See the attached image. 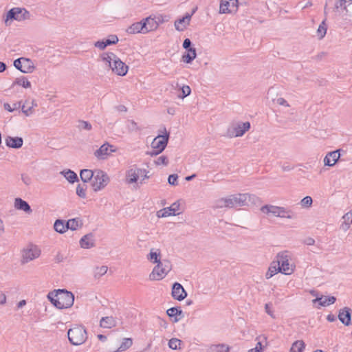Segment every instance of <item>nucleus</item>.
Listing matches in <instances>:
<instances>
[{
	"label": "nucleus",
	"instance_id": "nucleus-1",
	"mask_svg": "<svg viewBox=\"0 0 352 352\" xmlns=\"http://www.w3.org/2000/svg\"><path fill=\"white\" fill-rule=\"evenodd\" d=\"M50 302L57 309H63L72 307L74 302V295L65 289H54L47 294Z\"/></svg>",
	"mask_w": 352,
	"mask_h": 352
},
{
	"label": "nucleus",
	"instance_id": "nucleus-2",
	"mask_svg": "<svg viewBox=\"0 0 352 352\" xmlns=\"http://www.w3.org/2000/svg\"><path fill=\"white\" fill-rule=\"evenodd\" d=\"M67 336L72 344L78 346L87 340V333L83 326L77 325L68 330Z\"/></svg>",
	"mask_w": 352,
	"mask_h": 352
},
{
	"label": "nucleus",
	"instance_id": "nucleus-3",
	"mask_svg": "<svg viewBox=\"0 0 352 352\" xmlns=\"http://www.w3.org/2000/svg\"><path fill=\"white\" fill-rule=\"evenodd\" d=\"M30 19V13L24 8H13L8 11L5 24L6 26L11 25L12 21H22Z\"/></svg>",
	"mask_w": 352,
	"mask_h": 352
},
{
	"label": "nucleus",
	"instance_id": "nucleus-4",
	"mask_svg": "<svg viewBox=\"0 0 352 352\" xmlns=\"http://www.w3.org/2000/svg\"><path fill=\"white\" fill-rule=\"evenodd\" d=\"M172 269L171 263L168 260H163L154 267L149 275L151 280L162 279Z\"/></svg>",
	"mask_w": 352,
	"mask_h": 352
},
{
	"label": "nucleus",
	"instance_id": "nucleus-5",
	"mask_svg": "<svg viewBox=\"0 0 352 352\" xmlns=\"http://www.w3.org/2000/svg\"><path fill=\"white\" fill-rule=\"evenodd\" d=\"M109 182V177L104 171L100 169H95V176L91 181V186L94 192L104 188Z\"/></svg>",
	"mask_w": 352,
	"mask_h": 352
},
{
	"label": "nucleus",
	"instance_id": "nucleus-6",
	"mask_svg": "<svg viewBox=\"0 0 352 352\" xmlns=\"http://www.w3.org/2000/svg\"><path fill=\"white\" fill-rule=\"evenodd\" d=\"M250 129V123L249 122L233 123L228 129L227 135L230 138L241 137Z\"/></svg>",
	"mask_w": 352,
	"mask_h": 352
},
{
	"label": "nucleus",
	"instance_id": "nucleus-7",
	"mask_svg": "<svg viewBox=\"0 0 352 352\" xmlns=\"http://www.w3.org/2000/svg\"><path fill=\"white\" fill-rule=\"evenodd\" d=\"M162 132L164 135H158L151 143L152 148L156 149L155 154L162 153L165 149L168 142L170 134L167 132L165 127H164Z\"/></svg>",
	"mask_w": 352,
	"mask_h": 352
},
{
	"label": "nucleus",
	"instance_id": "nucleus-8",
	"mask_svg": "<svg viewBox=\"0 0 352 352\" xmlns=\"http://www.w3.org/2000/svg\"><path fill=\"white\" fill-rule=\"evenodd\" d=\"M148 171H147L144 168H138L134 166L133 168H131L126 173V181L128 184H133L136 183L142 174H144V177L149 178V176L147 175Z\"/></svg>",
	"mask_w": 352,
	"mask_h": 352
},
{
	"label": "nucleus",
	"instance_id": "nucleus-9",
	"mask_svg": "<svg viewBox=\"0 0 352 352\" xmlns=\"http://www.w3.org/2000/svg\"><path fill=\"white\" fill-rule=\"evenodd\" d=\"M41 251L36 245H30L23 250L21 263L25 264L40 256Z\"/></svg>",
	"mask_w": 352,
	"mask_h": 352
},
{
	"label": "nucleus",
	"instance_id": "nucleus-10",
	"mask_svg": "<svg viewBox=\"0 0 352 352\" xmlns=\"http://www.w3.org/2000/svg\"><path fill=\"white\" fill-rule=\"evenodd\" d=\"M183 47L187 53L182 56V60L186 63H190L196 58V49L192 46V42L189 38H185L183 42Z\"/></svg>",
	"mask_w": 352,
	"mask_h": 352
},
{
	"label": "nucleus",
	"instance_id": "nucleus-11",
	"mask_svg": "<svg viewBox=\"0 0 352 352\" xmlns=\"http://www.w3.org/2000/svg\"><path fill=\"white\" fill-rule=\"evenodd\" d=\"M277 258V266L279 269V272L287 275L291 274L293 272V269L290 267L287 256L284 253H279Z\"/></svg>",
	"mask_w": 352,
	"mask_h": 352
},
{
	"label": "nucleus",
	"instance_id": "nucleus-12",
	"mask_svg": "<svg viewBox=\"0 0 352 352\" xmlns=\"http://www.w3.org/2000/svg\"><path fill=\"white\" fill-rule=\"evenodd\" d=\"M238 10V0H221L219 13H232Z\"/></svg>",
	"mask_w": 352,
	"mask_h": 352
},
{
	"label": "nucleus",
	"instance_id": "nucleus-13",
	"mask_svg": "<svg viewBox=\"0 0 352 352\" xmlns=\"http://www.w3.org/2000/svg\"><path fill=\"white\" fill-rule=\"evenodd\" d=\"M113 145L105 142L94 152V155L98 160H106L111 153L116 151V149H113Z\"/></svg>",
	"mask_w": 352,
	"mask_h": 352
},
{
	"label": "nucleus",
	"instance_id": "nucleus-14",
	"mask_svg": "<svg viewBox=\"0 0 352 352\" xmlns=\"http://www.w3.org/2000/svg\"><path fill=\"white\" fill-rule=\"evenodd\" d=\"M110 68L113 73L121 76H125L129 69L128 66L118 56L113 62V65Z\"/></svg>",
	"mask_w": 352,
	"mask_h": 352
},
{
	"label": "nucleus",
	"instance_id": "nucleus-15",
	"mask_svg": "<svg viewBox=\"0 0 352 352\" xmlns=\"http://www.w3.org/2000/svg\"><path fill=\"white\" fill-rule=\"evenodd\" d=\"M171 294L174 299L179 301L184 300L187 296V292L183 286L177 282L173 284Z\"/></svg>",
	"mask_w": 352,
	"mask_h": 352
},
{
	"label": "nucleus",
	"instance_id": "nucleus-16",
	"mask_svg": "<svg viewBox=\"0 0 352 352\" xmlns=\"http://www.w3.org/2000/svg\"><path fill=\"white\" fill-rule=\"evenodd\" d=\"M352 310L351 308L345 307L339 310L338 318L339 320L345 326H349L351 323Z\"/></svg>",
	"mask_w": 352,
	"mask_h": 352
},
{
	"label": "nucleus",
	"instance_id": "nucleus-17",
	"mask_svg": "<svg viewBox=\"0 0 352 352\" xmlns=\"http://www.w3.org/2000/svg\"><path fill=\"white\" fill-rule=\"evenodd\" d=\"M179 204L174 203L170 207H167L157 211V216L158 217H167L170 215L175 216L179 214V213H177V211L179 210Z\"/></svg>",
	"mask_w": 352,
	"mask_h": 352
},
{
	"label": "nucleus",
	"instance_id": "nucleus-18",
	"mask_svg": "<svg viewBox=\"0 0 352 352\" xmlns=\"http://www.w3.org/2000/svg\"><path fill=\"white\" fill-rule=\"evenodd\" d=\"M126 32L131 34L137 33L146 34L147 33V29L145 23H144V21L142 20L140 22L134 23L131 25H130L127 28Z\"/></svg>",
	"mask_w": 352,
	"mask_h": 352
},
{
	"label": "nucleus",
	"instance_id": "nucleus-19",
	"mask_svg": "<svg viewBox=\"0 0 352 352\" xmlns=\"http://www.w3.org/2000/svg\"><path fill=\"white\" fill-rule=\"evenodd\" d=\"M195 10H193L191 14L186 13V14L182 19H179L178 20L175 21V29L178 31H183L186 28V25H189L192 15L195 13Z\"/></svg>",
	"mask_w": 352,
	"mask_h": 352
},
{
	"label": "nucleus",
	"instance_id": "nucleus-20",
	"mask_svg": "<svg viewBox=\"0 0 352 352\" xmlns=\"http://www.w3.org/2000/svg\"><path fill=\"white\" fill-rule=\"evenodd\" d=\"M80 245L84 249H89L94 247L95 239L94 234L90 232L84 235L80 240Z\"/></svg>",
	"mask_w": 352,
	"mask_h": 352
},
{
	"label": "nucleus",
	"instance_id": "nucleus-21",
	"mask_svg": "<svg viewBox=\"0 0 352 352\" xmlns=\"http://www.w3.org/2000/svg\"><path fill=\"white\" fill-rule=\"evenodd\" d=\"M7 146L13 148H20L23 144V140L20 137L7 136L5 139Z\"/></svg>",
	"mask_w": 352,
	"mask_h": 352
},
{
	"label": "nucleus",
	"instance_id": "nucleus-22",
	"mask_svg": "<svg viewBox=\"0 0 352 352\" xmlns=\"http://www.w3.org/2000/svg\"><path fill=\"white\" fill-rule=\"evenodd\" d=\"M339 150L329 152L324 158L325 166H333L340 158Z\"/></svg>",
	"mask_w": 352,
	"mask_h": 352
},
{
	"label": "nucleus",
	"instance_id": "nucleus-23",
	"mask_svg": "<svg viewBox=\"0 0 352 352\" xmlns=\"http://www.w3.org/2000/svg\"><path fill=\"white\" fill-rule=\"evenodd\" d=\"M166 314L170 318H174V322H178L181 318L184 317L183 311L179 307H173L168 309Z\"/></svg>",
	"mask_w": 352,
	"mask_h": 352
},
{
	"label": "nucleus",
	"instance_id": "nucleus-24",
	"mask_svg": "<svg viewBox=\"0 0 352 352\" xmlns=\"http://www.w3.org/2000/svg\"><path fill=\"white\" fill-rule=\"evenodd\" d=\"M14 207L17 210H23L27 214H30L32 212V210L29 204L19 197L15 199Z\"/></svg>",
	"mask_w": 352,
	"mask_h": 352
},
{
	"label": "nucleus",
	"instance_id": "nucleus-25",
	"mask_svg": "<svg viewBox=\"0 0 352 352\" xmlns=\"http://www.w3.org/2000/svg\"><path fill=\"white\" fill-rule=\"evenodd\" d=\"M336 301V298L335 296H321L320 297H317L316 298L312 300L313 303H316V302H319V305L322 307H327L330 305L333 304Z\"/></svg>",
	"mask_w": 352,
	"mask_h": 352
},
{
	"label": "nucleus",
	"instance_id": "nucleus-26",
	"mask_svg": "<svg viewBox=\"0 0 352 352\" xmlns=\"http://www.w3.org/2000/svg\"><path fill=\"white\" fill-rule=\"evenodd\" d=\"M232 197L234 208L245 206L247 205V201H246V198L248 197L247 194H244V193L243 194H241V193L235 194V195H232Z\"/></svg>",
	"mask_w": 352,
	"mask_h": 352
},
{
	"label": "nucleus",
	"instance_id": "nucleus-27",
	"mask_svg": "<svg viewBox=\"0 0 352 352\" xmlns=\"http://www.w3.org/2000/svg\"><path fill=\"white\" fill-rule=\"evenodd\" d=\"M230 346L226 344H212L206 352H230Z\"/></svg>",
	"mask_w": 352,
	"mask_h": 352
},
{
	"label": "nucleus",
	"instance_id": "nucleus-28",
	"mask_svg": "<svg viewBox=\"0 0 352 352\" xmlns=\"http://www.w3.org/2000/svg\"><path fill=\"white\" fill-rule=\"evenodd\" d=\"M100 325L103 328L110 329L116 326V321L112 316L102 317Z\"/></svg>",
	"mask_w": 352,
	"mask_h": 352
},
{
	"label": "nucleus",
	"instance_id": "nucleus-29",
	"mask_svg": "<svg viewBox=\"0 0 352 352\" xmlns=\"http://www.w3.org/2000/svg\"><path fill=\"white\" fill-rule=\"evenodd\" d=\"M95 176V170H91L89 169H83L81 170L80 173V177L83 183H87L88 182L94 179Z\"/></svg>",
	"mask_w": 352,
	"mask_h": 352
},
{
	"label": "nucleus",
	"instance_id": "nucleus-30",
	"mask_svg": "<svg viewBox=\"0 0 352 352\" xmlns=\"http://www.w3.org/2000/svg\"><path fill=\"white\" fill-rule=\"evenodd\" d=\"M22 63L23 73H32L34 71L35 67L33 62L30 59L22 57Z\"/></svg>",
	"mask_w": 352,
	"mask_h": 352
},
{
	"label": "nucleus",
	"instance_id": "nucleus-31",
	"mask_svg": "<svg viewBox=\"0 0 352 352\" xmlns=\"http://www.w3.org/2000/svg\"><path fill=\"white\" fill-rule=\"evenodd\" d=\"M67 230L70 229L73 231L81 228L82 223L79 218H74L66 221Z\"/></svg>",
	"mask_w": 352,
	"mask_h": 352
},
{
	"label": "nucleus",
	"instance_id": "nucleus-32",
	"mask_svg": "<svg viewBox=\"0 0 352 352\" xmlns=\"http://www.w3.org/2000/svg\"><path fill=\"white\" fill-rule=\"evenodd\" d=\"M280 208L276 206L265 205L261 207V210L264 213H272L275 217H278L280 215Z\"/></svg>",
	"mask_w": 352,
	"mask_h": 352
},
{
	"label": "nucleus",
	"instance_id": "nucleus-33",
	"mask_svg": "<svg viewBox=\"0 0 352 352\" xmlns=\"http://www.w3.org/2000/svg\"><path fill=\"white\" fill-rule=\"evenodd\" d=\"M54 230L60 233L63 234L67 230L66 221L63 219H57L54 224Z\"/></svg>",
	"mask_w": 352,
	"mask_h": 352
},
{
	"label": "nucleus",
	"instance_id": "nucleus-34",
	"mask_svg": "<svg viewBox=\"0 0 352 352\" xmlns=\"http://www.w3.org/2000/svg\"><path fill=\"white\" fill-rule=\"evenodd\" d=\"M61 174H63L67 180L72 184L78 181L77 174L72 170L68 169L67 170H63L61 172Z\"/></svg>",
	"mask_w": 352,
	"mask_h": 352
},
{
	"label": "nucleus",
	"instance_id": "nucleus-35",
	"mask_svg": "<svg viewBox=\"0 0 352 352\" xmlns=\"http://www.w3.org/2000/svg\"><path fill=\"white\" fill-rule=\"evenodd\" d=\"M144 23H145L147 32L150 31H153L157 28L158 24L155 22V19H153L151 16L143 19Z\"/></svg>",
	"mask_w": 352,
	"mask_h": 352
},
{
	"label": "nucleus",
	"instance_id": "nucleus-36",
	"mask_svg": "<svg viewBox=\"0 0 352 352\" xmlns=\"http://www.w3.org/2000/svg\"><path fill=\"white\" fill-rule=\"evenodd\" d=\"M101 57L103 61L108 63V66L109 67H111V65H113V62L114 61V60L117 58V56L113 52L103 53Z\"/></svg>",
	"mask_w": 352,
	"mask_h": 352
},
{
	"label": "nucleus",
	"instance_id": "nucleus-37",
	"mask_svg": "<svg viewBox=\"0 0 352 352\" xmlns=\"http://www.w3.org/2000/svg\"><path fill=\"white\" fill-rule=\"evenodd\" d=\"M343 223L342 224V228L344 230H346L349 228L351 223H352V210L349 212H346L343 217Z\"/></svg>",
	"mask_w": 352,
	"mask_h": 352
},
{
	"label": "nucleus",
	"instance_id": "nucleus-38",
	"mask_svg": "<svg viewBox=\"0 0 352 352\" xmlns=\"http://www.w3.org/2000/svg\"><path fill=\"white\" fill-rule=\"evenodd\" d=\"M147 259L153 263L158 264L159 262H161L160 260V252L157 250V252H153V250H151L150 253L147 255Z\"/></svg>",
	"mask_w": 352,
	"mask_h": 352
},
{
	"label": "nucleus",
	"instance_id": "nucleus-39",
	"mask_svg": "<svg viewBox=\"0 0 352 352\" xmlns=\"http://www.w3.org/2000/svg\"><path fill=\"white\" fill-rule=\"evenodd\" d=\"M280 215L278 217L280 218H287V219H293L295 217V214L293 211L291 210H288L284 207L280 208Z\"/></svg>",
	"mask_w": 352,
	"mask_h": 352
},
{
	"label": "nucleus",
	"instance_id": "nucleus-40",
	"mask_svg": "<svg viewBox=\"0 0 352 352\" xmlns=\"http://www.w3.org/2000/svg\"><path fill=\"white\" fill-rule=\"evenodd\" d=\"M305 347V344L302 340H297L293 343L290 352H302Z\"/></svg>",
	"mask_w": 352,
	"mask_h": 352
},
{
	"label": "nucleus",
	"instance_id": "nucleus-41",
	"mask_svg": "<svg viewBox=\"0 0 352 352\" xmlns=\"http://www.w3.org/2000/svg\"><path fill=\"white\" fill-rule=\"evenodd\" d=\"M277 272H279V269L277 264L273 262L268 268L267 272L265 274V278L269 279L275 275Z\"/></svg>",
	"mask_w": 352,
	"mask_h": 352
},
{
	"label": "nucleus",
	"instance_id": "nucleus-42",
	"mask_svg": "<svg viewBox=\"0 0 352 352\" xmlns=\"http://www.w3.org/2000/svg\"><path fill=\"white\" fill-rule=\"evenodd\" d=\"M133 344V340L131 338H124L122 342L118 349V351H124L128 349Z\"/></svg>",
	"mask_w": 352,
	"mask_h": 352
},
{
	"label": "nucleus",
	"instance_id": "nucleus-43",
	"mask_svg": "<svg viewBox=\"0 0 352 352\" xmlns=\"http://www.w3.org/2000/svg\"><path fill=\"white\" fill-rule=\"evenodd\" d=\"M14 84H16L18 85L22 86L24 88H29L31 87L30 82L27 79V78L22 76L21 78H17Z\"/></svg>",
	"mask_w": 352,
	"mask_h": 352
},
{
	"label": "nucleus",
	"instance_id": "nucleus-44",
	"mask_svg": "<svg viewBox=\"0 0 352 352\" xmlns=\"http://www.w3.org/2000/svg\"><path fill=\"white\" fill-rule=\"evenodd\" d=\"M327 25L325 23V20H324L320 24V25L317 30V33H318L319 39H322L324 37V36L327 33Z\"/></svg>",
	"mask_w": 352,
	"mask_h": 352
},
{
	"label": "nucleus",
	"instance_id": "nucleus-45",
	"mask_svg": "<svg viewBox=\"0 0 352 352\" xmlns=\"http://www.w3.org/2000/svg\"><path fill=\"white\" fill-rule=\"evenodd\" d=\"M108 267L107 266L102 265L101 267H96L94 270V277L96 278H99L102 276L104 275L107 272Z\"/></svg>",
	"mask_w": 352,
	"mask_h": 352
},
{
	"label": "nucleus",
	"instance_id": "nucleus-46",
	"mask_svg": "<svg viewBox=\"0 0 352 352\" xmlns=\"http://www.w3.org/2000/svg\"><path fill=\"white\" fill-rule=\"evenodd\" d=\"M87 188V185L84 183L83 184H78L76 187V194L78 197L81 198L86 197V190Z\"/></svg>",
	"mask_w": 352,
	"mask_h": 352
},
{
	"label": "nucleus",
	"instance_id": "nucleus-47",
	"mask_svg": "<svg viewBox=\"0 0 352 352\" xmlns=\"http://www.w3.org/2000/svg\"><path fill=\"white\" fill-rule=\"evenodd\" d=\"M246 194H247V197H248L246 198V201H247L246 206H249L250 204L256 205L258 202H260V199L257 196H256L254 195H250L248 193H246Z\"/></svg>",
	"mask_w": 352,
	"mask_h": 352
},
{
	"label": "nucleus",
	"instance_id": "nucleus-48",
	"mask_svg": "<svg viewBox=\"0 0 352 352\" xmlns=\"http://www.w3.org/2000/svg\"><path fill=\"white\" fill-rule=\"evenodd\" d=\"M78 128L80 130L85 129V130H87V131H90L92 129V126L87 121L79 120L78 121Z\"/></svg>",
	"mask_w": 352,
	"mask_h": 352
},
{
	"label": "nucleus",
	"instance_id": "nucleus-49",
	"mask_svg": "<svg viewBox=\"0 0 352 352\" xmlns=\"http://www.w3.org/2000/svg\"><path fill=\"white\" fill-rule=\"evenodd\" d=\"M182 342V340L177 338H171L168 342V346L173 350H176Z\"/></svg>",
	"mask_w": 352,
	"mask_h": 352
},
{
	"label": "nucleus",
	"instance_id": "nucleus-50",
	"mask_svg": "<svg viewBox=\"0 0 352 352\" xmlns=\"http://www.w3.org/2000/svg\"><path fill=\"white\" fill-rule=\"evenodd\" d=\"M212 207L214 209H220V208H226L225 198L222 197V198L217 199L214 202Z\"/></svg>",
	"mask_w": 352,
	"mask_h": 352
},
{
	"label": "nucleus",
	"instance_id": "nucleus-51",
	"mask_svg": "<svg viewBox=\"0 0 352 352\" xmlns=\"http://www.w3.org/2000/svg\"><path fill=\"white\" fill-rule=\"evenodd\" d=\"M312 203H313V199L310 196H306L300 201V205L302 207H304V208L311 207L312 205Z\"/></svg>",
	"mask_w": 352,
	"mask_h": 352
},
{
	"label": "nucleus",
	"instance_id": "nucleus-52",
	"mask_svg": "<svg viewBox=\"0 0 352 352\" xmlns=\"http://www.w3.org/2000/svg\"><path fill=\"white\" fill-rule=\"evenodd\" d=\"M155 164L157 166L162 165V164L164 165V166H167L168 164V157L165 155H161L158 158H157V160H155Z\"/></svg>",
	"mask_w": 352,
	"mask_h": 352
},
{
	"label": "nucleus",
	"instance_id": "nucleus-53",
	"mask_svg": "<svg viewBox=\"0 0 352 352\" xmlns=\"http://www.w3.org/2000/svg\"><path fill=\"white\" fill-rule=\"evenodd\" d=\"M118 41L119 40L118 36L115 34L109 35L108 38L105 40L106 43L107 44L108 46L116 44L118 42Z\"/></svg>",
	"mask_w": 352,
	"mask_h": 352
},
{
	"label": "nucleus",
	"instance_id": "nucleus-54",
	"mask_svg": "<svg viewBox=\"0 0 352 352\" xmlns=\"http://www.w3.org/2000/svg\"><path fill=\"white\" fill-rule=\"evenodd\" d=\"M129 124L128 125V129L129 131H138L142 130V129L138 126V124L134 120H129Z\"/></svg>",
	"mask_w": 352,
	"mask_h": 352
},
{
	"label": "nucleus",
	"instance_id": "nucleus-55",
	"mask_svg": "<svg viewBox=\"0 0 352 352\" xmlns=\"http://www.w3.org/2000/svg\"><path fill=\"white\" fill-rule=\"evenodd\" d=\"M182 95H179V98H184L190 94L191 89L189 86L184 85L181 88Z\"/></svg>",
	"mask_w": 352,
	"mask_h": 352
},
{
	"label": "nucleus",
	"instance_id": "nucleus-56",
	"mask_svg": "<svg viewBox=\"0 0 352 352\" xmlns=\"http://www.w3.org/2000/svg\"><path fill=\"white\" fill-rule=\"evenodd\" d=\"M178 175L177 174H172L168 176V182L171 186L178 185L177 182Z\"/></svg>",
	"mask_w": 352,
	"mask_h": 352
},
{
	"label": "nucleus",
	"instance_id": "nucleus-57",
	"mask_svg": "<svg viewBox=\"0 0 352 352\" xmlns=\"http://www.w3.org/2000/svg\"><path fill=\"white\" fill-rule=\"evenodd\" d=\"M347 3H348L347 0H339L336 2L335 7L336 9H338L340 8L345 10L346 12H348V10L346 9V7L348 6V5H346Z\"/></svg>",
	"mask_w": 352,
	"mask_h": 352
},
{
	"label": "nucleus",
	"instance_id": "nucleus-58",
	"mask_svg": "<svg viewBox=\"0 0 352 352\" xmlns=\"http://www.w3.org/2000/svg\"><path fill=\"white\" fill-rule=\"evenodd\" d=\"M22 112L26 116H30L33 113V107H29L26 108L25 104L21 105Z\"/></svg>",
	"mask_w": 352,
	"mask_h": 352
},
{
	"label": "nucleus",
	"instance_id": "nucleus-59",
	"mask_svg": "<svg viewBox=\"0 0 352 352\" xmlns=\"http://www.w3.org/2000/svg\"><path fill=\"white\" fill-rule=\"evenodd\" d=\"M94 45L96 47H98L101 50H104L108 46L105 40L98 41L95 43Z\"/></svg>",
	"mask_w": 352,
	"mask_h": 352
},
{
	"label": "nucleus",
	"instance_id": "nucleus-60",
	"mask_svg": "<svg viewBox=\"0 0 352 352\" xmlns=\"http://www.w3.org/2000/svg\"><path fill=\"white\" fill-rule=\"evenodd\" d=\"M225 198V201H226V208H234V202H233V199H232V195L227 197H224Z\"/></svg>",
	"mask_w": 352,
	"mask_h": 352
},
{
	"label": "nucleus",
	"instance_id": "nucleus-61",
	"mask_svg": "<svg viewBox=\"0 0 352 352\" xmlns=\"http://www.w3.org/2000/svg\"><path fill=\"white\" fill-rule=\"evenodd\" d=\"M271 307H272V304L271 303H266L265 305V311L272 318H275V316L274 315V312L272 310Z\"/></svg>",
	"mask_w": 352,
	"mask_h": 352
},
{
	"label": "nucleus",
	"instance_id": "nucleus-62",
	"mask_svg": "<svg viewBox=\"0 0 352 352\" xmlns=\"http://www.w3.org/2000/svg\"><path fill=\"white\" fill-rule=\"evenodd\" d=\"M22 65H23V63H22V57L21 58H17L14 61V66L19 70H20L21 72H22Z\"/></svg>",
	"mask_w": 352,
	"mask_h": 352
},
{
	"label": "nucleus",
	"instance_id": "nucleus-63",
	"mask_svg": "<svg viewBox=\"0 0 352 352\" xmlns=\"http://www.w3.org/2000/svg\"><path fill=\"white\" fill-rule=\"evenodd\" d=\"M21 179L23 182L27 186L30 185L32 182L31 178L25 174L21 175Z\"/></svg>",
	"mask_w": 352,
	"mask_h": 352
},
{
	"label": "nucleus",
	"instance_id": "nucleus-64",
	"mask_svg": "<svg viewBox=\"0 0 352 352\" xmlns=\"http://www.w3.org/2000/svg\"><path fill=\"white\" fill-rule=\"evenodd\" d=\"M262 344L261 342H257L255 348L250 349L248 352H261Z\"/></svg>",
	"mask_w": 352,
	"mask_h": 352
}]
</instances>
